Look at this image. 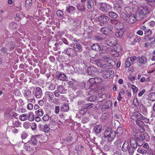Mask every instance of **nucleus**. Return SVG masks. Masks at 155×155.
<instances>
[{
    "label": "nucleus",
    "mask_w": 155,
    "mask_h": 155,
    "mask_svg": "<svg viewBox=\"0 0 155 155\" xmlns=\"http://www.w3.org/2000/svg\"><path fill=\"white\" fill-rule=\"evenodd\" d=\"M56 14L57 16L59 18L62 17L64 15L63 12L60 10H57L56 12Z\"/></svg>",
    "instance_id": "44"
},
{
    "label": "nucleus",
    "mask_w": 155,
    "mask_h": 155,
    "mask_svg": "<svg viewBox=\"0 0 155 155\" xmlns=\"http://www.w3.org/2000/svg\"><path fill=\"white\" fill-rule=\"evenodd\" d=\"M94 68L93 66L88 67L87 70V73L89 75H91L94 71Z\"/></svg>",
    "instance_id": "36"
},
{
    "label": "nucleus",
    "mask_w": 155,
    "mask_h": 155,
    "mask_svg": "<svg viewBox=\"0 0 155 155\" xmlns=\"http://www.w3.org/2000/svg\"><path fill=\"white\" fill-rule=\"evenodd\" d=\"M108 15L112 18H116L118 17V15L113 12H110L108 13Z\"/></svg>",
    "instance_id": "32"
},
{
    "label": "nucleus",
    "mask_w": 155,
    "mask_h": 155,
    "mask_svg": "<svg viewBox=\"0 0 155 155\" xmlns=\"http://www.w3.org/2000/svg\"><path fill=\"white\" fill-rule=\"evenodd\" d=\"M152 33L151 30L150 29H146L144 31V34L146 35V37L150 35Z\"/></svg>",
    "instance_id": "55"
},
{
    "label": "nucleus",
    "mask_w": 155,
    "mask_h": 155,
    "mask_svg": "<svg viewBox=\"0 0 155 155\" xmlns=\"http://www.w3.org/2000/svg\"><path fill=\"white\" fill-rule=\"evenodd\" d=\"M149 137L148 134L147 133H145L143 134H140L139 135L135 136L136 139V143L139 146H142L143 144V140L144 139H148Z\"/></svg>",
    "instance_id": "3"
},
{
    "label": "nucleus",
    "mask_w": 155,
    "mask_h": 155,
    "mask_svg": "<svg viewBox=\"0 0 155 155\" xmlns=\"http://www.w3.org/2000/svg\"><path fill=\"white\" fill-rule=\"evenodd\" d=\"M57 78L61 80L65 81L67 77L64 73H62L60 72L57 73L56 74Z\"/></svg>",
    "instance_id": "16"
},
{
    "label": "nucleus",
    "mask_w": 155,
    "mask_h": 155,
    "mask_svg": "<svg viewBox=\"0 0 155 155\" xmlns=\"http://www.w3.org/2000/svg\"><path fill=\"white\" fill-rule=\"evenodd\" d=\"M133 39L134 40V43H135L140 41L141 40V38L140 37L137 35H136L135 37H134V39Z\"/></svg>",
    "instance_id": "47"
},
{
    "label": "nucleus",
    "mask_w": 155,
    "mask_h": 155,
    "mask_svg": "<svg viewBox=\"0 0 155 155\" xmlns=\"http://www.w3.org/2000/svg\"><path fill=\"white\" fill-rule=\"evenodd\" d=\"M116 136V133L114 131L108 128L106 129L104 133L105 137H107V140L109 142H111L115 138Z\"/></svg>",
    "instance_id": "1"
},
{
    "label": "nucleus",
    "mask_w": 155,
    "mask_h": 155,
    "mask_svg": "<svg viewBox=\"0 0 155 155\" xmlns=\"http://www.w3.org/2000/svg\"><path fill=\"white\" fill-rule=\"evenodd\" d=\"M51 123L53 125H55L57 121V116L55 115H52L50 117Z\"/></svg>",
    "instance_id": "31"
},
{
    "label": "nucleus",
    "mask_w": 155,
    "mask_h": 155,
    "mask_svg": "<svg viewBox=\"0 0 155 155\" xmlns=\"http://www.w3.org/2000/svg\"><path fill=\"white\" fill-rule=\"evenodd\" d=\"M114 73V71H112L107 70L104 71L103 77L106 79H109L111 75Z\"/></svg>",
    "instance_id": "14"
},
{
    "label": "nucleus",
    "mask_w": 155,
    "mask_h": 155,
    "mask_svg": "<svg viewBox=\"0 0 155 155\" xmlns=\"http://www.w3.org/2000/svg\"><path fill=\"white\" fill-rule=\"evenodd\" d=\"M149 99L152 101H155V93L151 92L149 95Z\"/></svg>",
    "instance_id": "33"
},
{
    "label": "nucleus",
    "mask_w": 155,
    "mask_h": 155,
    "mask_svg": "<svg viewBox=\"0 0 155 155\" xmlns=\"http://www.w3.org/2000/svg\"><path fill=\"white\" fill-rule=\"evenodd\" d=\"M30 126L31 127L32 130H35L37 128V124L35 123H32L30 124Z\"/></svg>",
    "instance_id": "52"
},
{
    "label": "nucleus",
    "mask_w": 155,
    "mask_h": 155,
    "mask_svg": "<svg viewBox=\"0 0 155 155\" xmlns=\"http://www.w3.org/2000/svg\"><path fill=\"white\" fill-rule=\"evenodd\" d=\"M110 22L111 24L114 25L115 27L118 30H124V24L119 20L116 19H111Z\"/></svg>",
    "instance_id": "4"
},
{
    "label": "nucleus",
    "mask_w": 155,
    "mask_h": 155,
    "mask_svg": "<svg viewBox=\"0 0 155 155\" xmlns=\"http://www.w3.org/2000/svg\"><path fill=\"white\" fill-rule=\"evenodd\" d=\"M124 30H118L115 32V36L118 38H121L123 37L124 34Z\"/></svg>",
    "instance_id": "18"
},
{
    "label": "nucleus",
    "mask_w": 155,
    "mask_h": 155,
    "mask_svg": "<svg viewBox=\"0 0 155 155\" xmlns=\"http://www.w3.org/2000/svg\"><path fill=\"white\" fill-rule=\"evenodd\" d=\"M149 12V10L147 7L140 6L138 8L136 13L137 14H142L145 15Z\"/></svg>",
    "instance_id": "8"
},
{
    "label": "nucleus",
    "mask_w": 155,
    "mask_h": 155,
    "mask_svg": "<svg viewBox=\"0 0 155 155\" xmlns=\"http://www.w3.org/2000/svg\"><path fill=\"white\" fill-rule=\"evenodd\" d=\"M110 53L111 54L114 56L115 57H117L119 55L118 53L115 52V51L112 49H111L110 50Z\"/></svg>",
    "instance_id": "53"
},
{
    "label": "nucleus",
    "mask_w": 155,
    "mask_h": 155,
    "mask_svg": "<svg viewBox=\"0 0 155 155\" xmlns=\"http://www.w3.org/2000/svg\"><path fill=\"white\" fill-rule=\"evenodd\" d=\"M101 32L103 34H104L106 35H107L110 33L107 27H104L102 28L101 29Z\"/></svg>",
    "instance_id": "37"
},
{
    "label": "nucleus",
    "mask_w": 155,
    "mask_h": 155,
    "mask_svg": "<svg viewBox=\"0 0 155 155\" xmlns=\"http://www.w3.org/2000/svg\"><path fill=\"white\" fill-rule=\"evenodd\" d=\"M110 103V101L106 102L102 106L103 108H104L105 109H108L111 106Z\"/></svg>",
    "instance_id": "42"
},
{
    "label": "nucleus",
    "mask_w": 155,
    "mask_h": 155,
    "mask_svg": "<svg viewBox=\"0 0 155 155\" xmlns=\"http://www.w3.org/2000/svg\"><path fill=\"white\" fill-rule=\"evenodd\" d=\"M107 28L108 31L110 33V31H112L114 27L112 25L109 24L108 26V27Z\"/></svg>",
    "instance_id": "62"
},
{
    "label": "nucleus",
    "mask_w": 155,
    "mask_h": 155,
    "mask_svg": "<svg viewBox=\"0 0 155 155\" xmlns=\"http://www.w3.org/2000/svg\"><path fill=\"white\" fill-rule=\"evenodd\" d=\"M27 136V134L25 132H23L21 134V137L22 139H24L26 138Z\"/></svg>",
    "instance_id": "58"
},
{
    "label": "nucleus",
    "mask_w": 155,
    "mask_h": 155,
    "mask_svg": "<svg viewBox=\"0 0 155 155\" xmlns=\"http://www.w3.org/2000/svg\"><path fill=\"white\" fill-rule=\"evenodd\" d=\"M35 95L38 98L41 97L42 94V91L40 87H38L34 89Z\"/></svg>",
    "instance_id": "15"
},
{
    "label": "nucleus",
    "mask_w": 155,
    "mask_h": 155,
    "mask_svg": "<svg viewBox=\"0 0 155 155\" xmlns=\"http://www.w3.org/2000/svg\"><path fill=\"white\" fill-rule=\"evenodd\" d=\"M15 18V20L16 21H19L20 20H21L22 19L23 20H25V21L24 22L22 21H21L20 23L22 25H24L26 23L27 20H26V18L24 17L21 13H16Z\"/></svg>",
    "instance_id": "10"
},
{
    "label": "nucleus",
    "mask_w": 155,
    "mask_h": 155,
    "mask_svg": "<svg viewBox=\"0 0 155 155\" xmlns=\"http://www.w3.org/2000/svg\"><path fill=\"white\" fill-rule=\"evenodd\" d=\"M13 125L16 127H18L20 125V123L18 120H13L12 122Z\"/></svg>",
    "instance_id": "43"
},
{
    "label": "nucleus",
    "mask_w": 155,
    "mask_h": 155,
    "mask_svg": "<svg viewBox=\"0 0 155 155\" xmlns=\"http://www.w3.org/2000/svg\"><path fill=\"white\" fill-rule=\"evenodd\" d=\"M137 152L143 155L146 154L147 152L146 150L141 148H138L137 150Z\"/></svg>",
    "instance_id": "46"
},
{
    "label": "nucleus",
    "mask_w": 155,
    "mask_h": 155,
    "mask_svg": "<svg viewBox=\"0 0 155 155\" xmlns=\"http://www.w3.org/2000/svg\"><path fill=\"white\" fill-rule=\"evenodd\" d=\"M73 48L75 51H79L82 48L81 45L79 43H76L74 45Z\"/></svg>",
    "instance_id": "22"
},
{
    "label": "nucleus",
    "mask_w": 155,
    "mask_h": 155,
    "mask_svg": "<svg viewBox=\"0 0 155 155\" xmlns=\"http://www.w3.org/2000/svg\"><path fill=\"white\" fill-rule=\"evenodd\" d=\"M33 108V105L31 103H29L27 106V109L29 110H32Z\"/></svg>",
    "instance_id": "59"
},
{
    "label": "nucleus",
    "mask_w": 155,
    "mask_h": 155,
    "mask_svg": "<svg viewBox=\"0 0 155 155\" xmlns=\"http://www.w3.org/2000/svg\"><path fill=\"white\" fill-rule=\"evenodd\" d=\"M92 49L98 51H100V48L99 45L97 44H94L91 47Z\"/></svg>",
    "instance_id": "26"
},
{
    "label": "nucleus",
    "mask_w": 155,
    "mask_h": 155,
    "mask_svg": "<svg viewBox=\"0 0 155 155\" xmlns=\"http://www.w3.org/2000/svg\"><path fill=\"white\" fill-rule=\"evenodd\" d=\"M137 64L140 65H145L147 61V59L145 56H139L137 58Z\"/></svg>",
    "instance_id": "11"
},
{
    "label": "nucleus",
    "mask_w": 155,
    "mask_h": 155,
    "mask_svg": "<svg viewBox=\"0 0 155 155\" xmlns=\"http://www.w3.org/2000/svg\"><path fill=\"white\" fill-rule=\"evenodd\" d=\"M64 52L70 57H76L78 56L77 52L73 49L70 48L65 49Z\"/></svg>",
    "instance_id": "7"
},
{
    "label": "nucleus",
    "mask_w": 155,
    "mask_h": 155,
    "mask_svg": "<svg viewBox=\"0 0 155 155\" xmlns=\"http://www.w3.org/2000/svg\"><path fill=\"white\" fill-rule=\"evenodd\" d=\"M68 22H70L73 25H75V21L71 17L68 16Z\"/></svg>",
    "instance_id": "51"
},
{
    "label": "nucleus",
    "mask_w": 155,
    "mask_h": 155,
    "mask_svg": "<svg viewBox=\"0 0 155 155\" xmlns=\"http://www.w3.org/2000/svg\"><path fill=\"white\" fill-rule=\"evenodd\" d=\"M9 27L12 29L14 30L16 29L18 27V26L17 24L15 22H12L10 23Z\"/></svg>",
    "instance_id": "39"
},
{
    "label": "nucleus",
    "mask_w": 155,
    "mask_h": 155,
    "mask_svg": "<svg viewBox=\"0 0 155 155\" xmlns=\"http://www.w3.org/2000/svg\"><path fill=\"white\" fill-rule=\"evenodd\" d=\"M69 107L68 105L66 104H64L61 106V110L63 111H67L69 109Z\"/></svg>",
    "instance_id": "34"
},
{
    "label": "nucleus",
    "mask_w": 155,
    "mask_h": 155,
    "mask_svg": "<svg viewBox=\"0 0 155 155\" xmlns=\"http://www.w3.org/2000/svg\"><path fill=\"white\" fill-rule=\"evenodd\" d=\"M94 83L95 84L101 83L102 82V78L100 77H96L94 78Z\"/></svg>",
    "instance_id": "40"
},
{
    "label": "nucleus",
    "mask_w": 155,
    "mask_h": 155,
    "mask_svg": "<svg viewBox=\"0 0 155 155\" xmlns=\"http://www.w3.org/2000/svg\"><path fill=\"white\" fill-rule=\"evenodd\" d=\"M114 46L113 49L115 51V52L118 54V53L121 51L122 49L120 46L119 45H115Z\"/></svg>",
    "instance_id": "24"
},
{
    "label": "nucleus",
    "mask_w": 155,
    "mask_h": 155,
    "mask_svg": "<svg viewBox=\"0 0 155 155\" xmlns=\"http://www.w3.org/2000/svg\"><path fill=\"white\" fill-rule=\"evenodd\" d=\"M30 126V124L28 121H26L23 124V126L25 129H28Z\"/></svg>",
    "instance_id": "50"
},
{
    "label": "nucleus",
    "mask_w": 155,
    "mask_h": 155,
    "mask_svg": "<svg viewBox=\"0 0 155 155\" xmlns=\"http://www.w3.org/2000/svg\"><path fill=\"white\" fill-rule=\"evenodd\" d=\"M98 20L101 23V25H102L105 24L109 21V18L105 15H101L99 17Z\"/></svg>",
    "instance_id": "9"
},
{
    "label": "nucleus",
    "mask_w": 155,
    "mask_h": 155,
    "mask_svg": "<svg viewBox=\"0 0 155 155\" xmlns=\"http://www.w3.org/2000/svg\"><path fill=\"white\" fill-rule=\"evenodd\" d=\"M131 118L132 120L136 121L138 119L144 120V117L140 113H136L132 115Z\"/></svg>",
    "instance_id": "12"
},
{
    "label": "nucleus",
    "mask_w": 155,
    "mask_h": 155,
    "mask_svg": "<svg viewBox=\"0 0 155 155\" xmlns=\"http://www.w3.org/2000/svg\"><path fill=\"white\" fill-rule=\"evenodd\" d=\"M87 111V110H86V109L85 108V107H84V108L80 110L79 113L81 115H83L85 114L86 113Z\"/></svg>",
    "instance_id": "56"
},
{
    "label": "nucleus",
    "mask_w": 155,
    "mask_h": 155,
    "mask_svg": "<svg viewBox=\"0 0 155 155\" xmlns=\"http://www.w3.org/2000/svg\"><path fill=\"white\" fill-rule=\"evenodd\" d=\"M77 8L79 10L83 11L85 10L84 4L81 3L77 5Z\"/></svg>",
    "instance_id": "29"
},
{
    "label": "nucleus",
    "mask_w": 155,
    "mask_h": 155,
    "mask_svg": "<svg viewBox=\"0 0 155 155\" xmlns=\"http://www.w3.org/2000/svg\"><path fill=\"white\" fill-rule=\"evenodd\" d=\"M55 85L53 84H51L48 87V89L49 90H52L55 89Z\"/></svg>",
    "instance_id": "57"
},
{
    "label": "nucleus",
    "mask_w": 155,
    "mask_h": 155,
    "mask_svg": "<svg viewBox=\"0 0 155 155\" xmlns=\"http://www.w3.org/2000/svg\"><path fill=\"white\" fill-rule=\"evenodd\" d=\"M129 148V144L128 141H126L123 143L122 147V150L124 152H126Z\"/></svg>",
    "instance_id": "19"
},
{
    "label": "nucleus",
    "mask_w": 155,
    "mask_h": 155,
    "mask_svg": "<svg viewBox=\"0 0 155 155\" xmlns=\"http://www.w3.org/2000/svg\"><path fill=\"white\" fill-rule=\"evenodd\" d=\"M24 96L26 99L29 97H32V95L31 94V91H26L25 92Z\"/></svg>",
    "instance_id": "30"
},
{
    "label": "nucleus",
    "mask_w": 155,
    "mask_h": 155,
    "mask_svg": "<svg viewBox=\"0 0 155 155\" xmlns=\"http://www.w3.org/2000/svg\"><path fill=\"white\" fill-rule=\"evenodd\" d=\"M103 58L105 61L107 62L110 64L111 63V62H114L110 57L104 56L103 57Z\"/></svg>",
    "instance_id": "41"
},
{
    "label": "nucleus",
    "mask_w": 155,
    "mask_h": 155,
    "mask_svg": "<svg viewBox=\"0 0 155 155\" xmlns=\"http://www.w3.org/2000/svg\"><path fill=\"white\" fill-rule=\"evenodd\" d=\"M49 119V117L48 114L45 115L43 117V119L45 121H47Z\"/></svg>",
    "instance_id": "63"
},
{
    "label": "nucleus",
    "mask_w": 155,
    "mask_h": 155,
    "mask_svg": "<svg viewBox=\"0 0 155 155\" xmlns=\"http://www.w3.org/2000/svg\"><path fill=\"white\" fill-rule=\"evenodd\" d=\"M45 95L48 99L49 102H54V96L53 92L47 91L45 93Z\"/></svg>",
    "instance_id": "13"
},
{
    "label": "nucleus",
    "mask_w": 155,
    "mask_h": 155,
    "mask_svg": "<svg viewBox=\"0 0 155 155\" xmlns=\"http://www.w3.org/2000/svg\"><path fill=\"white\" fill-rule=\"evenodd\" d=\"M141 119H138L136 121V123L140 127H142L144 125V123L142 121H141Z\"/></svg>",
    "instance_id": "49"
},
{
    "label": "nucleus",
    "mask_w": 155,
    "mask_h": 155,
    "mask_svg": "<svg viewBox=\"0 0 155 155\" xmlns=\"http://www.w3.org/2000/svg\"><path fill=\"white\" fill-rule=\"evenodd\" d=\"M125 67H128L131 65V64L129 61L127 60L125 61Z\"/></svg>",
    "instance_id": "64"
},
{
    "label": "nucleus",
    "mask_w": 155,
    "mask_h": 155,
    "mask_svg": "<svg viewBox=\"0 0 155 155\" xmlns=\"http://www.w3.org/2000/svg\"><path fill=\"white\" fill-rule=\"evenodd\" d=\"M105 43L108 45L112 46L116 45V41L114 38L108 37L105 40Z\"/></svg>",
    "instance_id": "5"
},
{
    "label": "nucleus",
    "mask_w": 155,
    "mask_h": 155,
    "mask_svg": "<svg viewBox=\"0 0 155 155\" xmlns=\"http://www.w3.org/2000/svg\"><path fill=\"white\" fill-rule=\"evenodd\" d=\"M114 8L117 10L119 12H120L122 10V7L121 6L118 4H116L114 7Z\"/></svg>",
    "instance_id": "45"
},
{
    "label": "nucleus",
    "mask_w": 155,
    "mask_h": 155,
    "mask_svg": "<svg viewBox=\"0 0 155 155\" xmlns=\"http://www.w3.org/2000/svg\"><path fill=\"white\" fill-rule=\"evenodd\" d=\"M100 9L102 11H106L108 9L107 5L105 3L100 2L99 3Z\"/></svg>",
    "instance_id": "17"
},
{
    "label": "nucleus",
    "mask_w": 155,
    "mask_h": 155,
    "mask_svg": "<svg viewBox=\"0 0 155 155\" xmlns=\"http://www.w3.org/2000/svg\"><path fill=\"white\" fill-rule=\"evenodd\" d=\"M136 18L137 20H141L146 17L145 15L140 14L136 13Z\"/></svg>",
    "instance_id": "25"
},
{
    "label": "nucleus",
    "mask_w": 155,
    "mask_h": 155,
    "mask_svg": "<svg viewBox=\"0 0 155 155\" xmlns=\"http://www.w3.org/2000/svg\"><path fill=\"white\" fill-rule=\"evenodd\" d=\"M24 149L26 152H29L31 150V148L30 146L28 145H26L25 146Z\"/></svg>",
    "instance_id": "61"
},
{
    "label": "nucleus",
    "mask_w": 155,
    "mask_h": 155,
    "mask_svg": "<svg viewBox=\"0 0 155 155\" xmlns=\"http://www.w3.org/2000/svg\"><path fill=\"white\" fill-rule=\"evenodd\" d=\"M94 131L97 133H99L102 130V126L101 125L96 126L94 128Z\"/></svg>",
    "instance_id": "23"
},
{
    "label": "nucleus",
    "mask_w": 155,
    "mask_h": 155,
    "mask_svg": "<svg viewBox=\"0 0 155 155\" xmlns=\"http://www.w3.org/2000/svg\"><path fill=\"white\" fill-rule=\"evenodd\" d=\"M75 10V8L71 6H67L66 8V11L69 13H72L74 12Z\"/></svg>",
    "instance_id": "20"
},
{
    "label": "nucleus",
    "mask_w": 155,
    "mask_h": 155,
    "mask_svg": "<svg viewBox=\"0 0 155 155\" xmlns=\"http://www.w3.org/2000/svg\"><path fill=\"white\" fill-rule=\"evenodd\" d=\"M50 130V127L47 125H45L44 126V131L46 133H48Z\"/></svg>",
    "instance_id": "54"
},
{
    "label": "nucleus",
    "mask_w": 155,
    "mask_h": 155,
    "mask_svg": "<svg viewBox=\"0 0 155 155\" xmlns=\"http://www.w3.org/2000/svg\"><path fill=\"white\" fill-rule=\"evenodd\" d=\"M87 7L89 10L93 8L94 4L93 1L92 0H88L87 3Z\"/></svg>",
    "instance_id": "21"
},
{
    "label": "nucleus",
    "mask_w": 155,
    "mask_h": 155,
    "mask_svg": "<svg viewBox=\"0 0 155 155\" xmlns=\"http://www.w3.org/2000/svg\"><path fill=\"white\" fill-rule=\"evenodd\" d=\"M128 150V152L130 155H133L134 152V150L133 148L129 147Z\"/></svg>",
    "instance_id": "60"
},
{
    "label": "nucleus",
    "mask_w": 155,
    "mask_h": 155,
    "mask_svg": "<svg viewBox=\"0 0 155 155\" xmlns=\"http://www.w3.org/2000/svg\"><path fill=\"white\" fill-rule=\"evenodd\" d=\"M57 89L59 92L61 94H64L65 93V89L62 85H60L58 86Z\"/></svg>",
    "instance_id": "28"
},
{
    "label": "nucleus",
    "mask_w": 155,
    "mask_h": 155,
    "mask_svg": "<svg viewBox=\"0 0 155 155\" xmlns=\"http://www.w3.org/2000/svg\"><path fill=\"white\" fill-rule=\"evenodd\" d=\"M20 120L21 121H25L28 119V114H27L21 115L19 116Z\"/></svg>",
    "instance_id": "35"
},
{
    "label": "nucleus",
    "mask_w": 155,
    "mask_h": 155,
    "mask_svg": "<svg viewBox=\"0 0 155 155\" xmlns=\"http://www.w3.org/2000/svg\"><path fill=\"white\" fill-rule=\"evenodd\" d=\"M95 63L98 67H102L104 68L109 69L110 66L105 63V61L100 59L94 60Z\"/></svg>",
    "instance_id": "6"
},
{
    "label": "nucleus",
    "mask_w": 155,
    "mask_h": 155,
    "mask_svg": "<svg viewBox=\"0 0 155 155\" xmlns=\"http://www.w3.org/2000/svg\"><path fill=\"white\" fill-rule=\"evenodd\" d=\"M32 0H26L25 2V7L27 9L30 8L32 5Z\"/></svg>",
    "instance_id": "27"
},
{
    "label": "nucleus",
    "mask_w": 155,
    "mask_h": 155,
    "mask_svg": "<svg viewBox=\"0 0 155 155\" xmlns=\"http://www.w3.org/2000/svg\"><path fill=\"white\" fill-rule=\"evenodd\" d=\"M120 17L129 23H133L137 21L136 16L133 14L127 15L125 13H122Z\"/></svg>",
    "instance_id": "2"
},
{
    "label": "nucleus",
    "mask_w": 155,
    "mask_h": 155,
    "mask_svg": "<svg viewBox=\"0 0 155 155\" xmlns=\"http://www.w3.org/2000/svg\"><path fill=\"white\" fill-rule=\"evenodd\" d=\"M76 149L77 151H80L81 153L84 152V148L80 145L76 146Z\"/></svg>",
    "instance_id": "48"
},
{
    "label": "nucleus",
    "mask_w": 155,
    "mask_h": 155,
    "mask_svg": "<svg viewBox=\"0 0 155 155\" xmlns=\"http://www.w3.org/2000/svg\"><path fill=\"white\" fill-rule=\"evenodd\" d=\"M28 119L30 121H32L34 120V114L32 112L29 113V114L28 116Z\"/></svg>",
    "instance_id": "38"
}]
</instances>
